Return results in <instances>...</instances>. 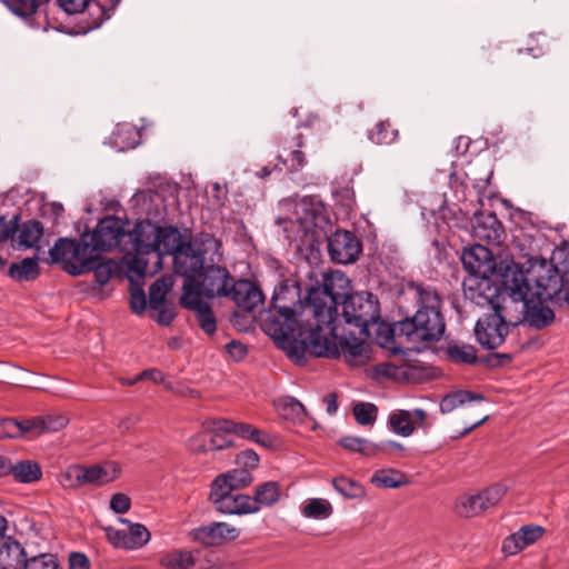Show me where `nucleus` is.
Returning a JSON list of instances; mask_svg holds the SVG:
<instances>
[{
	"label": "nucleus",
	"instance_id": "obj_1",
	"mask_svg": "<svg viewBox=\"0 0 569 569\" xmlns=\"http://www.w3.org/2000/svg\"><path fill=\"white\" fill-rule=\"evenodd\" d=\"M262 326L297 365L306 362L307 352L326 355L329 351L325 343L315 340L318 338L313 332L318 328L312 319L309 293L302 300L301 288L297 281L284 280L274 289L271 307Z\"/></svg>",
	"mask_w": 569,
	"mask_h": 569
},
{
	"label": "nucleus",
	"instance_id": "obj_2",
	"mask_svg": "<svg viewBox=\"0 0 569 569\" xmlns=\"http://www.w3.org/2000/svg\"><path fill=\"white\" fill-rule=\"evenodd\" d=\"M407 292L417 301L418 310L413 317L397 322L392 335L413 345L439 340L446 323L438 291L431 286L412 282L408 284Z\"/></svg>",
	"mask_w": 569,
	"mask_h": 569
},
{
	"label": "nucleus",
	"instance_id": "obj_3",
	"mask_svg": "<svg viewBox=\"0 0 569 569\" xmlns=\"http://www.w3.org/2000/svg\"><path fill=\"white\" fill-rule=\"evenodd\" d=\"M502 292L493 312L510 327L525 323L532 284L527 273L516 263L505 267L501 274Z\"/></svg>",
	"mask_w": 569,
	"mask_h": 569
},
{
	"label": "nucleus",
	"instance_id": "obj_4",
	"mask_svg": "<svg viewBox=\"0 0 569 569\" xmlns=\"http://www.w3.org/2000/svg\"><path fill=\"white\" fill-rule=\"evenodd\" d=\"M350 289L349 279L341 271L325 274L322 286L309 290L312 319L318 329H330L335 333L338 319L337 306L347 299Z\"/></svg>",
	"mask_w": 569,
	"mask_h": 569
},
{
	"label": "nucleus",
	"instance_id": "obj_5",
	"mask_svg": "<svg viewBox=\"0 0 569 569\" xmlns=\"http://www.w3.org/2000/svg\"><path fill=\"white\" fill-rule=\"evenodd\" d=\"M535 282L536 284L532 286V295H530L529 298L525 322L531 328L543 329L555 320V312L546 305L545 300L559 290L560 281L557 268L550 267L547 270V276L537 277Z\"/></svg>",
	"mask_w": 569,
	"mask_h": 569
},
{
	"label": "nucleus",
	"instance_id": "obj_6",
	"mask_svg": "<svg viewBox=\"0 0 569 569\" xmlns=\"http://www.w3.org/2000/svg\"><path fill=\"white\" fill-rule=\"evenodd\" d=\"M129 239L132 258L128 261L130 270L139 276L148 273V260L146 256L156 254L157 239H159V226L149 219L138 221L133 229L126 232Z\"/></svg>",
	"mask_w": 569,
	"mask_h": 569
},
{
	"label": "nucleus",
	"instance_id": "obj_7",
	"mask_svg": "<svg viewBox=\"0 0 569 569\" xmlns=\"http://www.w3.org/2000/svg\"><path fill=\"white\" fill-rule=\"evenodd\" d=\"M341 316L360 337H369V326L380 318L379 301L370 292L353 293L343 300Z\"/></svg>",
	"mask_w": 569,
	"mask_h": 569
},
{
	"label": "nucleus",
	"instance_id": "obj_8",
	"mask_svg": "<svg viewBox=\"0 0 569 569\" xmlns=\"http://www.w3.org/2000/svg\"><path fill=\"white\" fill-rule=\"evenodd\" d=\"M313 333H316L317 340L320 343H325L329 349L328 353L315 355L316 357L338 358L343 356L350 366H358L365 362L366 343L363 339L366 337H360L357 330L350 332L352 339L340 337L337 326L335 333L330 332V329H317Z\"/></svg>",
	"mask_w": 569,
	"mask_h": 569
},
{
	"label": "nucleus",
	"instance_id": "obj_9",
	"mask_svg": "<svg viewBox=\"0 0 569 569\" xmlns=\"http://www.w3.org/2000/svg\"><path fill=\"white\" fill-rule=\"evenodd\" d=\"M51 261L64 262V269L72 276H81L94 267V259L88 251V244L67 238H60L49 250Z\"/></svg>",
	"mask_w": 569,
	"mask_h": 569
},
{
	"label": "nucleus",
	"instance_id": "obj_10",
	"mask_svg": "<svg viewBox=\"0 0 569 569\" xmlns=\"http://www.w3.org/2000/svg\"><path fill=\"white\" fill-rule=\"evenodd\" d=\"M122 238H126L123 222L113 216L101 219L91 232L82 234V240L88 244V251L94 261L100 258L101 252L119 246Z\"/></svg>",
	"mask_w": 569,
	"mask_h": 569
},
{
	"label": "nucleus",
	"instance_id": "obj_11",
	"mask_svg": "<svg viewBox=\"0 0 569 569\" xmlns=\"http://www.w3.org/2000/svg\"><path fill=\"white\" fill-rule=\"evenodd\" d=\"M233 281L234 279L227 268L219 264H208L196 277V290L200 292V297H226Z\"/></svg>",
	"mask_w": 569,
	"mask_h": 569
},
{
	"label": "nucleus",
	"instance_id": "obj_12",
	"mask_svg": "<svg viewBox=\"0 0 569 569\" xmlns=\"http://www.w3.org/2000/svg\"><path fill=\"white\" fill-rule=\"evenodd\" d=\"M230 487L226 488L218 482L211 483L209 500L214 509L224 515L254 513V502L247 495H233Z\"/></svg>",
	"mask_w": 569,
	"mask_h": 569
},
{
	"label": "nucleus",
	"instance_id": "obj_13",
	"mask_svg": "<svg viewBox=\"0 0 569 569\" xmlns=\"http://www.w3.org/2000/svg\"><path fill=\"white\" fill-rule=\"evenodd\" d=\"M204 267L203 257L191 241L187 242L173 257V269L184 278L183 292L196 291V277Z\"/></svg>",
	"mask_w": 569,
	"mask_h": 569
},
{
	"label": "nucleus",
	"instance_id": "obj_14",
	"mask_svg": "<svg viewBox=\"0 0 569 569\" xmlns=\"http://www.w3.org/2000/svg\"><path fill=\"white\" fill-rule=\"evenodd\" d=\"M510 326L495 312L480 318L475 326V335L481 347L488 350L499 348L509 333Z\"/></svg>",
	"mask_w": 569,
	"mask_h": 569
},
{
	"label": "nucleus",
	"instance_id": "obj_15",
	"mask_svg": "<svg viewBox=\"0 0 569 569\" xmlns=\"http://www.w3.org/2000/svg\"><path fill=\"white\" fill-rule=\"evenodd\" d=\"M362 250L360 240L347 230H337L328 238V252L332 261L353 263Z\"/></svg>",
	"mask_w": 569,
	"mask_h": 569
},
{
	"label": "nucleus",
	"instance_id": "obj_16",
	"mask_svg": "<svg viewBox=\"0 0 569 569\" xmlns=\"http://www.w3.org/2000/svg\"><path fill=\"white\" fill-rule=\"evenodd\" d=\"M471 231L475 239L493 247H499L506 237L503 226L493 212H476Z\"/></svg>",
	"mask_w": 569,
	"mask_h": 569
},
{
	"label": "nucleus",
	"instance_id": "obj_17",
	"mask_svg": "<svg viewBox=\"0 0 569 569\" xmlns=\"http://www.w3.org/2000/svg\"><path fill=\"white\" fill-rule=\"evenodd\" d=\"M463 292L466 298L478 306H489L493 310L502 290L486 277H468L463 280Z\"/></svg>",
	"mask_w": 569,
	"mask_h": 569
},
{
	"label": "nucleus",
	"instance_id": "obj_18",
	"mask_svg": "<svg viewBox=\"0 0 569 569\" xmlns=\"http://www.w3.org/2000/svg\"><path fill=\"white\" fill-rule=\"evenodd\" d=\"M461 262L469 277L491 276L496 270V261L492 252L481 243L465 249Z\"/></svg>",
	"mask_w": 569,
	"mask_h": 569
},
{
	"label": "nucleus",
	"instance_id": "obj_19",
	"mask_svg": "<svg viewBox=\"0 0 569 569\" xmlns=\"http://www.w3.org/2000/svg\"><path fill=\"white\" fill-rule=\"evenodd\" d=\"M240 530L228 522H211L191 531L194 541L204 546H220L227 541L237 539Z\"/></svg>",
	"mask_w": 569,
	"mask_h": 569
},
{
	"label": "nucleus",
	"instance_id": "obj_20",
	"mask_svg": "<svg viewBox=\"0 0 569 569\" xmlns=\"http://www.w3.org/2000/svg\"><path fill=\"white\" fill-rule=\"evenodd\" d=\"M180 303L196 313L199 327L207 333L213 335L217 330L216 317L210 305L200 297V292L187 291L182 292Z\"/></svg>",
	"mask_w": 569,
	"mask_h": 569
},
{
	"label": "nucleus",
	"instance_id": "obj_21",
	"mask_svg": "<svg viewBox=\"0 0 569 569\" xmlns=\"http://www.w3.org/2000/svg\"><path fill=\"white\" fill-rule=\"evenodd\" d=\"M122 523H128L126 530H108L110 542L118 548L138 549L146 545L150 539V532L140 523H129L127 519H121Z\"/></svg>",
	"mask_w": 569,
	"mask_h": 569
},
{
	"label": "nucleus",
	"instance_id": "obj_22",
	"mask_svg": "<svg viewBox=\"0 0 569 569\" xmlns=\"http://www.w3.org/2000/svg\"><path fill=\"white\" fill-rule=\"evenodd\" d=\"M227 297L231 298L243 311H252L263 302L261 290L249 280H234Z\"/></svg>",
	"mask_w": 569,
	"mask_h": 569
},
{
	"label": "nucleus",
	"instance_id": "obj_23",
	"mask_svg": "<svg viewBox=\"0 0 569 569\" xmlns=\"http://www.w3.org/2000/svg\"><path fill=\"white\" fill-rule=\"evenodd\" d=\"M296 220L306 233L311 232L325 220L323 203L312 197L301 199L296 206Z\"/></svg>",
	"mask_w": 569,
	"mask_h": 569
},
{
	"label": "nucleus",
	"instance_id": "obj_24",
	"mask_svg": "<svg viewBox=\"0 0 569 569\" xmlns=\"http://www.w3.org/2000/svg\"><path fill=\"white\" fill-rule=\"evenodd\" d=\"M27 559L20 542L11 537L0 539V569H22Z\"/></svg>",
	"mask_w": 569,
	"mask_h": 569
},
{
	"label": "nucleus",
	"instance_id": "obj_25",
	"mask_svg": "<svg viewBox=\"0 0 569 569\" xmlns=\"http://www.w3.org/2000/svg\"><path fill=\"white\" fill-rule=\"evenodd\" d=\"M187 242L183 241L182 234L174 227H159V239H157V251L156 259L157 263L160 262L161 256L171 254L176 256L178 250L182 248Z\"/></svg>",
	"mask_w": 569,
	"mask_h": 569
},
{
	"label": "nucleus",
	"instance_id": "obj_26",
	"mask_svg": "<svg viewBox=\"0 0 569 569\" xmlns=\"http://www.w3.org/2000/svg\"><path fill=\"white\" fill-rule=\"evenodd\" d=\"M198 252L203 257V263L210 261L216 264L221 261V242L209 233H200L191 240Z\"/></svg>",
	"mask_w": 569,
	"mask_h": 569
},
{
	"label": "nucleus",
	"instance_id": "obj_27",
	"mask_svg": "<svg viewBox=\"0 0 569 569\" xmlns=\"http://www.w3.org/2000/svg\"><path fill=\"white\" fill-rule=\"evenodd\" d=\"M141 211L148 217L158 218L164 212V200L162 196L152 190L137 192L133 197Z\"/></svg>",
	"mask_w": 569,
	"mask_h": 569
},
{
	"label": "nucleus",
	"instance_id": "obj_28",
	"mask_svg": "<svg viewBox=\"0 0 569 569\" xmlns=\"http://www.w3.org/2000/svg\"><path fill=\"white\" fill-rule=\"evenodd\" d=\"M280 496V485L277 481H267L259 485L254 490V496L251 497V501L254 502V513L262 507H271L277 503Z\"/></svg>",
	"mask_w": 569,
	"mask_h": 569
},
{
	"label": "nucleus",
	"instance_id": "obj_29",
	"mask_svg": "<svg viewBox=\"0 0 569 569\" xmlns=\"http://www.w3.org/2000/svg\"><path fill=\"white\" fill-rule=\"evenodd\" d=\"M253 477L248 469L236 468L214 478L212 482H218L222 487H230L231 490H238L250 486Z\"/></svg>",
	"mask_w": 569,
	"mask_h": 569
},
{
	"label": "nucleus",
	"instance_id": "obj_30",
	"mask_svg": "<svg viewBox=\"0 0 569 569\" xmlns=\"http://www.w3.org/2000/svg\"><path fill=\"white\" fill-rule=\"evenodd\" d=\"M301 515L307 519L325 520L332 516L331 502L323 498H309L301 507Z\"/></svg>",
	"mask_w": 569,
	"mask_h": 569
},
{
	"label": "nucleus",
	"instance_id": "obj_31",
	"mask_svg": "<svg viewBox=\"0 0 569 569\" xmlns=\"http://www.w3.org/2000/svg\"><path fill=\"white\" fill-rule=\"evenodd\" d=\"M174 284L172 276H162L157 279L149 288L150 309H157L167 306V295Z\"/></svg>",
	"mask_w": 569,
	"mask_h": 569
},
{
	"label": "nucleus",
	"instance_id": "obj_32",
	"mask_svg": "<svg viewBox=\"0 0 569 569\" xmlns=\"http://www.w3.org/2000/svg\"><path fill=\"white\" fill-rule=\"evenodd\" d=\"M398 137L399 131L389 120H380L368 130V139L380 146L391 144L398 140Z\"/></svg>",
	"mask_w": 569,
	"mask_h": 569
},
{
	"label": "nucleus",
	"instance_id": "obj_33",
	"mask_svg": "<svg viewBox=\"0 0 569 569\" xmlns=\"http://www.w3.org/2000/svg\"><path fill=\"white\" fill-rule=\"evenodd\" d=\"M40 273L37 258H24L9 267V276L16 281H32Z\"/></svg>",
	"mask_w": 569,
	"mask_h": 569
},
{
	"label": "nucleus",
	"instance_id": "obj_34",
	"mask_svg": "<svg viewBox=\"0 0 569 569\" xmlns=\"http://www.w3.org/2000/svg\"><path fill=\"white\" fill-rule=\"evenodd\" d=\"M483 396L467 390H458L451 392L442 398L440 401V411L442 413H450L458 407L463 406L471 401H482Z\"/></svg>",
	"mask_w": 569,
	"mask_h": 569
},
{
	"label": "nucleus",
	"instance_id": "obj_35",
	"mask_svg": "<svg viewBox=\"0 0 569 569\" xmlns=\"http://www.w3.org/2000/svg\"><path fill=\"white\" fill-rule=\"evenodd\" d=\"M338 443L351 452H358L366 458L377 457V443L368 439L346 436L339 439Z\"/></svg>",
	"mask_w": 569,
	"mask_h": 569
},
{
	"label": "nucleus",
	"instance_id": "obj_36",
	"mask_svg": "<svg viewBox=\"0 0 569 569\" xmlns=\"http://www.w3.org/2000/svg\"><path fill=\"white\" fill-rule=\"evenodd\" d=\"M487 510L480 493L463 495L456 502V512L465 518L478 516Z\"/></svg>",
	"mask_w": 569,
	"mask_h": 569
},
{
	"label": "nucleus",
	"instance_id": "obj_37",
	"mask_svg": "<svg viewBox=\"0 0 569 569\" xmlns=\"http://www.w3.org/2000/svg\"><path fill=\"white\" fill-rule=\"evenodd\" d=\"M14 479L22 483H31L40 480L42 471L40 466L31 460H23L17 462L11 467V472Z\"/></svg>",
	"mask_w": 569,
	"mask_h": 569
},
{
	"label": "nucleus",
	"instance_id": "obj_38",
	"mask_svg": "<svg viewBox=\"0 0 569 569\" xmlns=\"http://www.w3.org/2000/svg\"><path fill=\"white\" fill-rule=\"evenodd\" d=\"M388 423L395 433L402 437H409L415 431L412 413L409 410H397L391 412Z\"/></svg>",
	"mask_w": 569,
	"mask_h": 569
},
{
	"label": "nucleus",
	"instance_id": "obj_39",
	"mask_svg": "<svg viewBox=\"0 0 569 569\" xmlns=\"http://www.w3.org/2000/svg\"><path fill=\"white\" fill-rule=\"evenodd\" d=\"M407 482L406 476L396 469H380L371 477V483L380 488H399Z\"/></svg>",
	"mask_w": 569,
	"mask_h": 569
},
{
	"label": "nucleus",
	"instance_id": "obj_40",
	"mask_svg": "<svg viewBox=\"0 0 569 569\" xmlns=\"http://www.w3.org/2000/svg\"><path fill=\"white\" fill-rule=\"evenodd\" d=\"M43 236V226L36 220L22 224L19 233V244L26 248H36Z\"/></svg>",
	"mask_w": 569,
	"mask_h": 569
},
{
	"label": "nucleus",
	"instance_id": "obj_41",
	"mask_svg": "<svg viewBox=\"0 0 569 569\" xmlns=\"http://www.w3.org/2000/svg\"><path fill=\"white\" fill-rule=\"evenodd\" d=\"M332 486L346 499H356L365 495L363 487L358 481L345 476L333 478Z\"/></svg>",
	"mask_w": 569,
	"mask_h": 569
},
{
	"label": "nucleus",
	"instance_id": "obj_42",
	"mask_svg": "<svg viewBox=\"0 0 569 569\" xmlns=\"http://www.w3.org/2000/svg\"><path fill=\"white\" fill-rule=\"evenodd\" d=\"M161 565L168 569H191L194 559L190 551L174 550L162 557Z\"/></svg>",
	"mask_w": 569,
	"mask_h": 569
},
{
	"label": "nucleus",
	"instance_id": "obj_43",
	"mask_svg": "<svg viewBox=\"0 0 569 569\" xmlns=\"http://www.w3.org/2000/svg\"><path fill=\"white\" fill-rule=\"evenodd\" d=\"M282 148L284 150L296 148L291 151L290 170L298 171L303 168L307 163L305 153L300 150L305 146V137L298 133L291 141H282Z\"/></svg>",
	"mask_w": 569,
	"mask_h": 569
},
{
	"label": "nucleus",
	"instance_id": "obj_44",
	"mask_svg": "<svg viewBox=\"0 0 569 569\" xmlns=\"http://www.w3.org/2000/svg\"><path fill=\"white\" fill-rule=\"evenodd\" d=\"M447 353L456 362L475 363L477 361V350L468 343L451 342L447 347Z\"/></svg>",
	"mask_w": 569,
	"mask_h": 569
},
{
	"label": "nucleus",
	"instance_id": "obj_45",
	"mask_svg": "<svg viewBox=\"0 0 569 569\" xmlns=\"http://www.w3.org/2000/svg\"><path fill=\"white\" fill-rule=\"evenodd\" d=\"M208 429L226 430L227 433H234L243 439H248L253 426L243 422H234L228 419H210Z\"/></svg>",
	"mask_w": 569,
	"mask_h": 569
},
{
	"label": "nucleus",
	"instance_id": "obj_46",
	"mask_svg": "<svg viewBox=\"0 0 569 569\" xmlns=\"http://www.w3.org/2000/svg\"><path fill=\"white\" fill-rule=\"evenodd\" d=\"M48 0H4L8 9L19 17H30Z\"/></svg>",
	"mask_w": 569,
	"mask_h": 569
},
{
	"label": "nucleus",
	"instance_id": "obj_47",
	"mask_svg": "<svg viewBox=\"0 0 569 569\" xmlns=\"http://www.w3.org/2000/svg\"><path fill=\"white\" fill-rule=\"evenodd\" d=\"M358 425L367 427L372 426L377 420V407L371 402H358L352 409Z\"/></svg>",
	"mask_w": 569,
	"mask_h": 569
},
{
	"label": "nucleus",
	"instance_id": "obj_48",
	"mask_svg": "<svg viewBox=\"0 0 569 569\" xmlns=\"http://www.w3.org/2000/svg\"><path fill=\"white\" fill-rule=\"evenodd\" d=\"M279 411L283 418L291 420H301L306 415L303 405L292 397L281 400Z\"/></svg>",
	"mask_w": 569,
	"mask_h": 569
},
{
	"label": "nucleus",
	"instance_id": "obj_49",
	"mask_svg": "<svg viewBox=\"0 0 569 569\" xmlns=\"http://www.w3.org/2000/svg\"><path fill=\"white\" fill-rule=\"evenodd\" d=\"M210 422L209 420L203 421L202 429L200 432L196 433L188 440V447L189 449L194 453H203L210 451L209 447V433L211 431V428L208 429L207 425ZM216 429L212 428V431Z\"/></svg>",
	"mask_w": 569,
	"mask_h": 569
},
{
	"label": "nucleus",
	"instance_id": "obj_50",
	"mask_svg": "<svg viewBox=\"0 0 569 569\" xmlns=\"http://www.w3.org/2000/svg\"><path fill=\"white\" fill-rule=\"evenodd\" d=\"M22 569H61V567L56 556L40 553L28 557Z\"/></svg>",
	"mask_w": 569,
	"mask_h": 569
},
{
	"label": "nucleus",
	"instance_id": "obj_51",
	"mask_svg": "<svg viewBox=\"0 0 569 569\" xmlns=\"http://www.w3.org/2000/svg\"><path fill=\"white\" fill-rule=\"evenodd\" d=\"M40 421L42 423H39V431L40 435L44 432H57L69 423V419L67 416L61 413H50L47 416H39Z\"/></svg>",
	"mask_w": 569,
	"mask_h": 569
},
{
	"label": "nucleus",
	"instance_id": "obj_52",
	"mask_svg": "<svg viewBox=\"0 0 569 569\" xmlns=\"http://www.w3.org/2000/svg\"><path fill=\"white\" fill-rule=\"evenodd\" d=\"M508 487L503 483H493L483 489L480 493L486 509L497 506L503 496L507 493Z\"/></svg>",
	"mask_w": 569,
	"mask_h": 569
},
{
	"label": "nucleus",
	"instance_id": "obj_53",
	"mask_svg": "<svg viewBox=\"0 0 569 569\" xmlns=\"http://www.w3.org/2000/svg\"><path fill=\"white\" fill-rule=\"evenodd\" d=\"M59 483L64 488H76L83 483L82 467L70 466L58 476Z\"/></svg>",
	"mask_w": 569,
	"mask_h": 569
},
{
	"label": "nucleus",
	"instance_id": "obj_54",
	"mask_svg": "<svg viewBox=\"0 0 569 569\" xmlns=\"http://www.w3.org/2000/svg\"><path fill=\"white\" fill-rule=\"evenodd\" d=\"M83 483L103 485L110 482L113 478L109 475L107 469L100 466H92L90 468L82 467Z\"/></svg>",
	"mask_w": 569,
	"mask_h": 569
},
{
	"label": "nucleus",
	"instance_id": "obj_55",
	"mask_svg": "<svg viewBox=\"0 0 569 569\" xmlns=\"http://www.w3.org/2000/svg\"><path fill=\"white\" fill-rule=\"evenodd\" d=\"M387 455L395 458H403L407 456L406 447L393 440H386L377 443V456Z\"/></svg>",
	"mask_w": 569,
	"mask_h": 569
},
{
	"label": "nucleus",
	"instance_id": "obj_56",
	"mask_svg": "<svg viewBox=\"0 0 569 569\" xmlns=\"http://www.w3.org/2000/svg\"><path fill=\"white\" fill-rule=\"evenodd\" d=\"M239 468L248 469L250 472L259 466V456L251 449L240 451L236 457Z\"/></svg>",
	"mask_w": 569,
	"mask_h": 569
},
{
	"label": "nucleus",
	"instance_id": "obj_57",
	"mask_svg": "<svg viewBox=\"0 0 569 569\" xmlns=\"http://www.w3.org/2000/svg\"><path fill=\"white\" fill-rule=\"evenodd\" d=\"M518 533L520 535V537L522 539L521 540L522 546L528 547V546L535 543L542 536L543 529L540 526H533V525L522 526L518 530Z\"/></svg>",
	"mask_w": 569,
	"mask_h": 569
},
{
	"label": "nucleus",
	"instance_id": "obj_58",
	"mask_svg": "<svg viewBox=\"0 0 569 569\" xmlns=\"http://www.w3.org/2000/svg\"><path fill=\"white\" fill-rule=\"evenodd\" d=\"M130 134H136V131L131 127L118 126L112 136L114 146L118 147L120 150L133 148V141H124V138Z\"/></svg>",
	"mask_w": 569,
	"mask_h": 569
},
{
	"label": "nucleus",
	"instance_id": "obj_59",
	"mask_svg": "<svg viewBox=\"0 0 569 569\" xmlns=\"http://www.w3.org/2000/svg\"><path fill=\"white\" fill-rule=\"evenodd\" d=\"M226 430H214L209 433L210 451L222 450L231 447L233 442L224 436Z\"/></svg>",
	"mask_w": 569,
	"mask_h": 569
},
{
	"label": "nucleus",
	"instance_id": "obj_60",
	"mask_svg": "<svg viewBox=\"0 0 569 569\" xmlns=\"http://www.w3.org/2000/svg\"><path fill=\"white\" fill-rule=\"evenodd\" d=\"M147 307L144 291L141 288H134L130 293V308L136 315H142Z\"/></svg>",
	"mask_w": 569,
	"mask_h": 569
},
{
	"label": "nucleus",
	"instance_id": "obj_61",
	"mask_svg": "<svg viewBox=\"0 0 569 569\" xmlns=\"http://www.w3.org/2000/svg\"><path fill=\"white\" fill-rule=\"evenodd\" d=\"M18 230V217L7 220L6 217L0 216V242L10 239Z\"/></svg>",
	"mask_w": 569,
	"mask_h": 569
},
{
	"label": "nucleus",
	"instance_id": "obj_62",
	"mask_svg": "<svg viewBox=\"0 0 569 569\" xmlns=\"http://www.w3.org/2000/svg\"><path fill=\"white\" fill-rule=\"evenodd\" d=\"M130 507L131 499L126 493H114L110 499V509L116 513H126Z\"/></svg>",
	"mask_w": 569,
	"mask_h": 569
},
{
	"label": "nucleus",
	"instance_id": "obj_63",
	"mask_svg": "<svg viewBox=\"0 0 569 569\" xmlns=\"http://www.w3.org/2000/svg\"><path fill=\"white\" fill-rule=\"evenodd\" d=\"M521 540L522 539L518 531L510 535L502 542V551L508 556H513L520 552L522 549L526 548V546H522Z\"/></svg>",
	"mask_w": 569,
	"mask_h": 569
},
{
	"label": "nucleus",
	"instance_id": "obj_64",
	"mask_svg": "<svg viewBox=\"0 0 569 569\" xmlns=\"http://www.w3.org/2000/svg\"><path fill=\"white\" fill-rule=\"evenodd\" d=\"M18 420L4 418L0 420V438H19Z\"/></svg>",
	"mask_w": 569,
	"mask_h": 569
}]
</instances>
